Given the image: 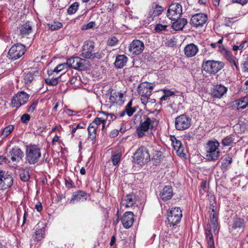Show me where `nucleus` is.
Returning a JSON list of instances; mask_svg holds the SVG:
<instances>
[{"label": "nucleus", "instance_id": "obj_14", "mask_svg": "<svg viewBox=\"0 0 248 248\" xmlns=\"http://www.w3.org/2000/svg\"><path fill=\"white\" fill-rule=\"evenodd\" d=\"M208 19L207 16L203 14H197L192 16L191 23L196 28L201 27L206 23Z\"/></svg>", "mask_w": 248, "mask_h": 248}, {"label": "nucleus", "instance_id": "obj_18", "mask_svg": "<svg viewBox=\"0 0 248 248\" xmlns=\"http://www.w3.org/2000/svg\"><path fill=\"white\" fill-rule=\"evenodd\" d=\"M9 156L12 162L18 163L22 160L24 153L19 148L15 147L9 152Z\"/></svg>", "mask_w": 248, "mask_h": 248}, {"label": "nucleus", "instance_id": "obj_62", "mask_svg": "<svg viewBox=\"0 0 248 248\" xmlns=\"http://www.w3.org/2000/svg\"><path fill=\"white\" fill-rule=\"evenodd\" d=\"M28 209H24V216L23 217V223L22 225H23L26 222L27 217H28Z\"/></svg>", "mask_w": 248, "mask_h": 248}, {"label": "nucleus", "instance_id": "obj_25", "mask_svg": "<svg viewBox=\"0 0 248 248\" xmlns=\"http://www.w3.org/2000/svg\"><path fill=\"white\" fill-rule=\"evenodd\" d=\"M172 195V188L170 186H165L159 194L160 197L163 201H167L170 199Z\"/></svg>", "mask_w": 248, "mask_h": 248}, {"label": "nucleus", "instance_id": "obj_57", "mask_svg": "<svg viewBox=\"0 0 248 248\" xmlns=\"http://www.w3.org/2000/svg\"><path fill=\"white\" fill-rule=\"evenodd\" d=\"M104 56V54L102 52H97L93 53V56L91 59L97 58L98 59L102 58Z\"/></svg>", "mask_w": 248, "mask_h": 248}, {"label": "nucleus", "instance_id": "obj_10", "mask_svg": "<svg viewBox=\"0 0 248 248\" xmlns=\"http://www.w3.org/2000/svg\"><path fill=\"white\" fill-rule=\"evenodd\" d=\"M182 14V6L178 3H171L167 11V16L168 17L174 20L179 18Z\"/></svg>", "mask_w": 248, "mask_h": 248}, {"label": "nucleus", "instance_id": "obj_41", "mask_svg": "<svg viewBox=\"0 0 248 248\" xmlns=\"http://www.w3.org/2000/svg\"><path fill=\"white\" fill-rule=\"evenodd\" d=\"M209 204L210 209L212 210V211L215 213L217 210V203L215 197L214 196H211L209 198Z\"/></svg>", "mask_w": 248, "mask_h": 248}, {"label": "nucleus", "instance_id": "obj_61", "mask_svg": "<svg viewBox=\"0 0 248 248\" xmlns=\"http://www.w3.org/2000/svg\"><path fill=\"white\" fill-rule=\"evenodd\" d=\"M118 134H119V131L116 129H114L110 132V133L109 134V136L111 138H114V137H116V136H117Z\"/></svg>", "mask_w": 248, "mask_h": 248}, {"label": "nucleus", "instance_id": "obj_24", "mask_svg": "<svg viewBox=\"0 0 248 248\" xmlns=\"http://www.w3.org/2000/svg\"><path fill=\"white\" fill-rule=\"evenodd\" d=\"M223 42V38L219 39L218 41V51L220 52L223 57L226 59L228 61L232 60L234 57L233 56L232 52L228 49H226L224 46L222 45Z\"/></svg>", "mask_w": 248, "mask_h": 248}, {"label": "nucleus", "instance_id": "obj_59", "mask_svg": "<svg viewBox=\"0 0 248 248\" xmlns=\"http://www.w3.org/2000/svg\"><path fill=\"white\" fill-rule=\"evenodd\" d=\"M109 100L110 102L112 103H117L118 101V98L117 97V95L116 94H114V93H111L110 96H109Z\"/></svg>", "mask_w": 248, "mask_h": 248}, {"label": "nucleus", "instance_id": "obj_53", "mask_svg": "<svg viewBox=\"0 0 248 248\" xmlns=\"http://www.w3.org/2000/svg\"><path fill=\"white\" fill-rule=\"evenodd\" d=\"M31 116L28 113L24 114L21 117V121L24 124L28 123L30 120Z\"/></svg>", "mask_w": 248, "mask_h": 248}, {"label": "nucleus", "instance_id": "obj_17", "mask_svg": "<svg viewBox=\"0 0 248 248\" xmlns=\"http://www.w3.org/2000/svg\"><path fill=\"white\" fill-rule=\"evenodd\" d=\"M46 224L43 222H39L34 227V234L32 238L35 241L41 240L45 237Z\"/></svg>", "mask_w": 248, "mask_h": 248}, {"label": "nucleus", "instance_id": "obj_27", "mask_svg": "<svg viewBox=\"0 0 248 248\" xmlns=\"http://www.w3.org/2000/svg\"><path fill=\"white\" fill-rule=\"evenodd\" d=\"M20 35L22 38L25 37L27 35H29L32 30L31 25L29 22L22 25L19 28Z\"/></svg>", "mask_w": 248, "mask_h": 248}, {"label": "nucleus", "instance_id": "obj_46", "mask_svg": "<svg viewBox=\"0 0 248 248\" xmlns=\"http://www.w3.org/2000/svg\"><path fill=\"white\" fill-rule=\"evenodd\" d=\"M121 154H117L112 155L111 157V160L113 165L116 166L119 164L121 160Z\"/></svg>", "mask_w": 248, "mask_h": 248}, {"label": "nucleus", "instance_id": "obj_58", "mask_svg": "<svg viewBox=\"0 0 248 248\" xmlns=\"http://www.w3.org/2000/svg\"><path fill=\"white\" fill-rule=\"evenodd\" d=\"M95 25V23L94 22H90L88 24L83 26L82 29V30H88L90 29L93 28Z\"/></svg>", "mask_w": 248, "mask_h": 248}, {"label": "nucleus", "instance_id": "obj_54", "mask_svg": "<svg viewBox=\"0 0 248 248\" xmlns=\"http://www.w3.org/2000/svg\"><path fill=\"white\" fill-rule=\"evenodd\" d=\"M230 62L231 66L234 69V67H235L236 70H238L239 69L238 63L237 61L236 60L235 57L232 59V60H230L228 61Z\"/></svg>", "mask_w": 248, "mask_h": 248}, {"label": "nucleus", "instance_id": "obj_6", "mask_svg": "<svg viewBox=\"0 0 248 248\" xmlns=\"http://www.w3.org/2000/svg\"><path fill=\"white\" fill-rule=\"evenodd\" d=\"M182 217V211L179 207H172L168 212V221L170 226H174L179 223Z\"/></svg>", "mask_w": 248, "mask_h": 248}, {"label": "nucleus", "instance_id": "obj_16", "mask_svg": "<svg viewBox=\"0 0 248 248\" xmlns=\"http://www.w3.org/2000/svg\"><path fill=\"white\" fill-rule=\"evenodd\" d=\"M228 91V88L222 84L214 86L211 89V94L212 97L221 98L225 95Z\"/></svg>", "mask_w": 248, "mask_h": 248}, {"label": "nucleus", "instance_id": "obj_44", "mask_svg": "<svg viewBox=\"0 0 248 248\" xmlns=\"http://www.w3.org/2000/svg\"><path fill=\"white\" fill-rule=\"evenodd\" d=\"M20 178L24 182L28 181L30 178L29 172L28 170H23L20 172Z\"/></svg>", "mask_w": 248, "mask_h": 248}, {"label": "nucleus", "instance_id": "obj_20", "mask_svg": "<svg viewBox=\"0 0 248 248\" xmlns=\"http://www.w3.org/2000/svg\"><path fill=\"white\" fill-rule=\"evenodd\" d=\"M248 105V97L245 96L235 100L231 103V107L233 109H243Z\"/></svg>", "mask_w": 248, "mask_h": 248}, {"label": "nucleus", "instance_id": "obj_42", "mask_svg": "<svg viewBox=\"0 0 248 248\" xmlns=\"http://www.w3.org/2000/svg\"><path fill=\"white\" fill-rule=\"evenodd\" d=\"M67 67H68V66H67L66 62L60 64L58 65L54 68V70L51 72V74H49V76H50V75H52L53 73H58L62 71L65 68H67Z\"/></svg>", "mask_w": 248, "mask_h": 248}, {"label": "nucleus", "instance_id": "obj_21", "mask_svg": "<svg viewBox=\"0 0 248 248\" xmlns=\"http://www.w3.org/2000/svg\"><path fill=\"white\" fill-rule=\"evenodd\" d=\"M163 11V8L157 4L155 3H154L151 9L149 12L147 18L149 21H151L153 20L154 17L158 16L160 15Z\"/></svg>", "mask_w": 248, "mask_h": 248}, {"label": "nucleus", "instance_id": "obj_48", "mask_svg": "<svg viewBox=\"0 0 248 248\" xmlns=\"http://www.w3.org/2000/svg\"><path fill=\"white\" fill-rule=\"evenodd\" d=\"M59 78H47L45 79L46 83L49 85L55 86L58 83Z\"/></svg>", "mask_w": 248, "mask_h": 248}, {"label": "nucleus", "instance_id": "obj_52", "mask_svg": "<svg viewBox=\"0 0 248 248\" xmlns=\"http://www.w3.org/2000/svg\"><path fill=\"white\" fill-rule=\"evenodd\" d=\"M167 27V25L158 24L156 25L155 30L156 32H159L163 31H165Z\"/></svg>", "mask_w": 248, "mask_h": 248}, {"label": "nucleus", "instance_id": "obj_22", "mask_svg": "<svg viewBox=\"0 0 248 248\" xmlns=\"http://www.w3.org/2000/svg\"><path fill=\"white\" fill-rule=\"evenodd\" d=\"M198 51V46L193 43L187 45L184 50L185 55L188 58L195 56Z\"/></svg>", "mask_w": 248, "mask_h": 248}, {"label": "nucleus", "instance_id": "obj_9", "mask_svg": "<svg viewBox=\"0 0 248 248\" xmlns=\"http://www.w3.org/2000/svg\"><path fill=\"white\" fill-rule=\"evenodd\" d=\"M29 95L26 92L21 91L15 95L12 100L11 106L18 108L28 102Z\"/></svg>", "mask_w": 248, "mask_h": 248}, {"label": "nucleus", "instance_id": "obj_55", "mask_svg": "<svg viewBox=\"0 0 248 248\" xmlns=\"http://www.w3.org/2000/svg\"><path fill=\"white\" fill-rule=\"evenodd\" d=\"M210 221L212 224L218 223L217 217L215 213H211L210 215Z\"/></svg>", "mask_w": 248, "mask_h": 248}, {"label": "nucleus", "instance_id": "obj_28", "mask_svg": "<svg viewBox=\"0 0 248 248\" xmlns=\"http://www.w3.org/2000/svg\"><path fill=\"white\" fill-rule=\"evenodd\" d=\"M127 58L124 55H118L115 59L114 64L116 67L122 68L126 65Z\"/></svg>", "mask_w": 248, "mask_h": 248}, {"label": "nucleus", "instance_id": "obj_15", "mask_svg": "<svg viewBox=\"0 0 248 248\" xmlns=\"http://www.w3.org/2000/svg\"><path fill=\"white\" fill-rule=\"evenodd\" d=\"M94 46L93 42L87 41L84 42L81 51V56L86 59L92 58L94 51Z\"/></svg>", "mask_w": 248, "mask_h": 248}, {"label": "nucleus", "instance_id": "obj_7", "mask_svg": "<svg viewBox=\"0 0 248 248\" xmlns=\"http://www.w3.org/2000/svg\"><path fill=\"white\" fill-rule=\"evenodd\" d=\"M223 67V62L213 60L206 61L202 64V68L204 70L211 74H216Z\"/></svg>", "mask_w": 248, "mask_h": 248}, {"label": "nucleus", "instance_id": "obj_4", "mask_svg": "<svg viewBox=\"0 0 248 248\" xmlns=\"http://www.w3.org/2000/svg\"><path fill=\"white\" fill-rule=\"evenodd\" d=\"M152 90L153 87L149 82H142L138 87V93L141 96L140 100L142 104L144 106L148 103Z\"/></svg>", "mask_w": 248, "mask_h": 248}, {"label": "nucleus", "instance_id": "obj_45", "mask_svg": "<svg viewBox=\"0 0 248 248\" xmlns=\"http://www.w3.org/2000/svg\"><path fill=\"white\" fill-rule=\"evenodd\" d=\"M235 17H225L224 24L226 27H232L233 24L235 22Z\"/></svg>", "mask_w": 248, "mask_h": 248}, {"label": "nucleus", "instance_id": "obj_38", "mask_svg": "<svg viewBox=\"0 0 248 248\" xmlns=\"http://www.w3.org/2000/svg\"><path fill=\"white\" fill-rule=\"evenodd\" d=\"M14 126L13 125H9L5 127L2 131L1 136L2 138H6L9 136L13 131Z\"/></svg>", "mask_w": 248, "mask_h": 248}, {"label": "nucleus", "instance_id": "obj_40", "mask_svg": "<svg viewBox=\"0 0 248 248\" xmlns=\"http://www.w3.org/2000/svg\"><path fill=\"white\" fill-rule=\"evenodd\" d=\"M79 3L77 2H74L67 9L68 15H72L76 13L78 9Z\"/></svg>", "mask_w": 248, "mask_h": 248}, {"label": "nucleus", "instance_id": "obj_2", "mask_svg": "<svg viewBox=\"0 0 248 248\" xmlns=\"http://www.w3.org/2000/svg\"><path fill=\"white\" fill-rule=\"evenodd\" d=\"M220 145L219 142L215 140L208 141L206 144V157L207 160L215 161L218 159L220 151L218 149Z\"/></svg>", "mask_w": 248, "mask_h": 248}, {"label": "nucleus", "instance_id": "obj_26", "mask_svg": "<svg viewBox=\"0 0 248 248\" xmlns=\"http://www.w3.org/2000/svg\"><path fill=\"white\" fill-rule=\"evenodd\" d=\"M136 203V198L134 195H128L126 196L121 203V207L128 208L132 207Z\"/></svg>", "mask_w": 248, "mask_h": 248}, {"label": "nucleus", "instance_id": "obj_5", "mask_svg": "<svg viewBox=\"0 0 248 248\" xmlns=\"http://www.w3.org/2000/svg\"><path fill=\"white\" fill-rule=\"evenodd\" d=\"M134 162L140 165H143L150 160V156L147 148L141 146L134 154Z\"/></svg>", "mask_w": 248, "mask_h": 248}, {"label": "nucleus", "instance_id": "obj_60", "mask_svg": "<svg viewBox=\"0 0 248 248\" xmlns=\"http://www.w3.org/2000/svg\"><path fill=\"white\" fill-rule=\"evenodd\" d=\"M103 113L105 115H107V118L109 121H113V120H115L116 118V117L113 114L108 113L105 112H103Z\"/></svg>", "mask_w": 248, "mask_h": 248}, {"label": "nucleus", "instance_id": "obj_30", "mask_svg": "<svg viewBox=\"0 0 248 248\" xmlns=\"http://www.w3.org/2000/svg\"><path fill=\"white\" fill-rule=\"evenodd\" d=\"M205 234L206 235V241L209 246V248H215L213 235L211 232L210 226H207V228L205 230Z\"/></svg>", "mask_w": 248, "mask_h": 248}, {"label": "nucleus", "instance_id": "obj_37", "mask_svg": "<svg viewBox=\"0 0 248 248\" xmlns=\"http://www.w3.org/2000/svg\"><path fill=\"white\" fill-rule=\"evenodd\" d=\"M232 163V155L227 154L226 155L222 163L221 167L223 168L227 169L228 166Z\"/></svg>", "mask_w": 248, "mask_h": 248}, {"label": "nucleus", "instance_id": "obj_3", "mask_svg": "<svg viewBox=\"0 0 248 248\" xmlns=\"http://www.w3.org/2000/svg\"><path fill=\"white\" fill-rule=\"evenodd\" d=\"M41 156L40 148L36 145H29L26 146V159L31 165L37 163Z\"/></svg>", "mask_w": 248, "mask_h": 248}, {"label": "nucleus", "instance_id": "obj_47", "mask_svg": "<svg viewBox=\"0 0 248 248\" xmlns=\"http://www.w3.org/2000/svg\"><path fill=\"white\" fill-rule=\"evenodd\" d=\"M172 142L173 148L177 152L180 151L181 149L183 148L181 142L177 140L175 138H174V140H172Z\"/></svg>", "mask_w": 248, "mask_h": 248}, {"label": "nucleus", "instance_id": "obj_36", "mask_svg": "<svg viewBox=\"0 0 248 248\" xmlns=\"http://www.w3.org/2000/svg\"><path fill=\"white\" fill-rule=\"evenodd\" d=\"M132 102L133 100H131L125 107V112L128 116H131L136 110L135 108L132 107Z\"/></svg>", "mask_w": 248, "mask_h": 248}, {"label": "nucleus", "instance_id": "obj_50", "mask_svg": "<svg viewBox=\"0 0 248 248\" xmlns=\"http://www.w3.org/2000/svg\"><path fill=\"white\" fill-rule=\"evenodd\" d=\"M38 104V101L37 100L34 101L32 104L28 108V112L29 113H33L36 109V107Z\"/></svg>", "mask_w": 248, "mask_h": 248}, {"label": "nucleus", "instance_id": "obj_35", "mask_svg": "<svg viewBox=\"0 0 248 248\" xmlns=\"http://www.w3.org/2000/svg\"><path fill=\"white\" fill-rule=\"evenodd\" d=\"M97 128L91 124L88 128L89 138L92 140H94L96 136V130Z\"/></svg>", "mask_w": 248, "mask_h": 248}, {"label": "nucleus", "instance_id": "obj_11", "mask_svg": "<svg viewBox=\"0 0 248 248\" xmlns=\"http://www.w3.org/2000/svg\"><path fill=\"white\" fill-rule=\"evenodd\" d=\"M191 119L185 114H182L175 118V126L177 130H184L190 126Z\"/></svg>", "mask_w": 248, "mask_h": 248}, {"label": "nucleus", "instance_id": "obj_1", "mask_svg": "<svg viewBox=\"0 0 248 248\" xmlns=\"http://www.w3.org/2000/svg\"><path fill=\"white\" fill-rule=\"evenodd\" d=\"M158 122L154 118H150L145 116L140 121V125L137 127L136 132L139 138H142L146 134H148L149 130H155Z\"/></svg>", "mask_w": 248, "mask_h": 248}, {"label": "nucleus", "instance_id": "obj_8", "mask_svg": "<svg viewBox=\"0 0 248 248\" xmlns=\"http://www.w3.org/2000/svg\"><path fill=\"white\" fill-rule=\"evenodd\" d=\"M25 51V47L24 45L16 44L11 47L8 53V57L12 60H16L23 56Z\"/></svg>", "mask_w": 248, "mask_h": 248}, {"label": "nucleus", "instance_id": "obj_34", "mask_svg": "<svg viewBox=\"0 0 248 248\" xmlns=\"http://www.w3.org/2000/svg\"><path fill=\"white\" fill-rule=\"evenodd\" d=\"M245 226V222L243 219L240 218H234L232 225V229L234 230L241 229Z\"/></svg>", "mask_w": 248, "mask_h": 248}, {"label": "nucleus", "instance_id": "obj_29", "mask_svg": "<svg viewBox=\"0 0 248 248\" xmlns=\"http://www.w3.org/2000/svg\"><path fill=\"white\" fill-rule=\"evenodd\" d=\"M13 184V178L10 175L4 174L0 186L2 188H7L11 187Z\"/></svg>", "mask_w": 248, "mask_h": 248}, {"label": "nucleus", "instance_id": "obj_32", "mask_svg": "<svg viewBox=\"0 0 248 248\" xmlns=\"http://www.w3.org/2000/svg\"><path fill=\"white\" fill-rule=\"evenodd\" d=\"M35 71H32L27 70L24 71L23 81L25 84H28L31 82L34 78Z\"/></svg>", "mask_w": 248, "mask_h": 248}, {"label": "nucleus", "instance_id": "obj_33", "mask_svg": "<svg viewBox=\"0 0 248 248\" xmlns=\"http://www.w3.org/2000/svg\"><path fill=\"white\" fill-rule=\"evenodd\" d=\"M235 136L233 135H230L224 137L221 140V143L223 146H232V145L235 144L234 142Z\"/></svg>", "mask_w": 248, "mask_h": 248}, {"label": "nucleus", "instance_id": "obj_12", "mask_svg": "<svg viewBox=\"0 0 248 248\" xmlns=\"http://www.w3.org/2000/svg\"><path fill=\"white\" fill-rule=\"evenodd\" d=\"M86 60L78 57L71 58L67 60L68 67L78 70H84L85 68Z\"/></svg>", "mask_w": 248, "mask_h": 248}, {"label": "nucleus", "instance_id": "obj_23", "mask_svg": "<svg viewBox=\"0 0 248 248\" xmlns=\"http://www.w3.org/2000/svg\"><path fill=\"white\" fill-rule=\"evenodd\" d=\"M87 197V194L82 190H78L74 192L72 195V198L70 201L71 204H74L76 202L84 201L86 200Z\"/></svg>", "mask_w": 248, "mask_h": 248}, {"label": "nucleus", "instance_id": "obj_19", "mask_svg": "<svg viewBox=\"0 0 248 248\" xmlns=\"http://www.w3.org/2000/svg\"><path fill=\"white\" fill-rule=\"evenodd\" d=\"M121 222L124 228H130L134 222V214L132 212H126L121 218Z\"/></svg>", "mask_w": 248, "mask_h": 248}, {"label": "nucleus", "instance_id": "obj_49", "mask_svg": "<svg viewBox=\"0 0 248 248\" xmlns=\"http://www.w3.org/2000/svg\"><path fill=\"white\" fill-rule=\"evenodd\" d=\"M103 122H106V121L101 118H96L90 124L98 128V126L101 124Z\"/></svg>", "mask_w": 248, "mask_h": 248}, {"label": "nucleus", "instance_id": "obj_13", "mask_svg": "<svg viewBox=\"0 0 248 248\" xmlns=\"http://www.w3.org/2000/svg\"><path fill=\"white\" fill-rule=\"evenodd\" d=\"M128 49L132 55H138L141 54L144 49V45L140 40H134L130 44Z\"/></svg>", "mask_w": 248, "mask_h": 248}, {"label": "nucleus", "instance_id": "obj_31", "mask_svg": "<svg viewBox=\"0 0 248 248\" xmlns=\"http://www.w3.org/2000/svg\"><path fill=\"white\" fill-rule=\"evenodd\" d=\"M172 24V28L176 31L181 30L186 24L187 21L185 18H177Z\"/></svg>", "mask_w": 248, "mask_h": 248}, {"label": "nucleus", "instance_id": "obj_63", "mask_svg": "<svg viewBox=\"0 0 248 248\" xmlns=\"http://www.w3.org/2000/svg\"><path fill=\"white\" fill-rule=\"evenodd\" d=\"M35 209L38 212H41L43 209V206L41 202H37V204L35 206Z\"/></svg>", "mask_w": 248, "mask_h": 248}, {"label": "nucleus", "instance_id": "obj_56", "mask_svg": "<svg viewBox=\"0 0 248 248\" xmlns=\"http://www.w3.org/2000/svg\"><path fill=\"white\" fill-rule=\"evenodd\" d=\"M64 181L66 186L68 188H72L74 186V183L71 179L65 178Z\"/></svg>", "mask_w": 248, "mask_h": 248}, {"label": "nucleus", "instance_id": "obj_39", "mask_svg": "<svg viewBox=\"0 0 248 248\" xmlns=\"http://www.w3.org/2000/svg\"><path fill=\"white\" fill-rule=\"evenodd\" d=\"M47 26L49 30L54 31L62 28V24L61 22L54 21L51 23L48 24Z\"/></svg>", "mask_w": 248, "mask_h": 248}, {"label": "nucleus", "instance_id": "obj_43", "mask_svg": "<svg viewBox=\"0 0 248 248\" xmlns=\"http://www.w3.org/2000/svg\"><path fill=\"white\" fill-rule=\"evenodd\" d=\"M174 94L173 92L169 90H165L163 95L160 98V101H167L170 99V97Z\"/></svg>", "mask_w": 248, "mask_h": 248}, {"label": "nucleus", "instance_id": "obj_51", "mask_svg": "<svg viewBox=\"0 0 248 248\" xmlns=\"http://www.w3.org/2000/svg\"><path fill=\"white\" fill-rule=\"evenodd\" d=\"M118 42V40L115 36L109 38L107 41V44L109 46H115Z\"/></svg>", "mask_w": 248, "mask_h": 248}, {"label": "nucleus", "instance_id": "obj_64", "mask_svg": "<svg viewBox=\"0 0 248 248\" xmlns=\"http://www.w3.org/2000/svg\"><path fill=\"white\" fill-rule=\"evenodd\" d=\"M243 89L248 93V78L244 82Z\"/></svg>", "mask_w": 248, "mask_h": 248}]
</instances>
